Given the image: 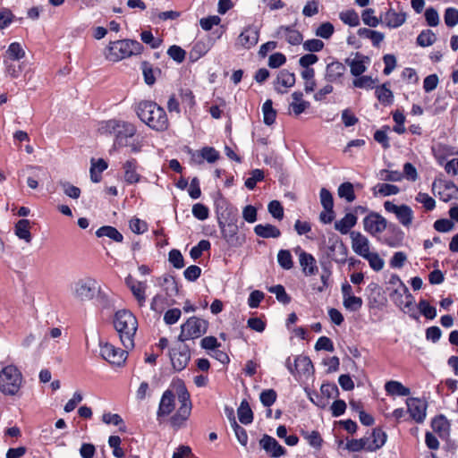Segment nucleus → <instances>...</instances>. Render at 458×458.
I'll use <instances>...</instances> for the list:
<instances>
[{"instance_id":"f257e3e1","label":"nucleus","mask_w":458,"mask_h":458,"mask_svg":"<svg viewBox=\"0 0 458 458\" xmlns=\"http://www.w3.org/2000/svg\"><path fill=\"white\" fill-rule=\"evenodd\" d=\"M138 117L148 127L157 131H164L168 128V118L165 111L157 103L141 101L136 107Z\"/></svg>"},{"instance_id":"f03ea898","label":"nucleus","mask_w":458,"mask_h":458,"mask_svg":"<svg viewBox=\"0 0 458 458\" xmlns=\"http://www.w3.org/2000/svg\"><path fill=\"white\" fill-rule=\"evenodd\" d=\"M114 326L124 348H133L134 335L138 328L136 317L129 310H118L114 314Z\"/></svg>"},{"instance_id":"7ed1b4c3","label":"nucleus","mask_w":458,"mask_h":458,"mask_svg":"<svg viewBox=\"0 0 458 458\" xmlns=\"http://www.w3.org/2000/svg\"><path fill=\"white\" fill-rule=\"evenodd\" d=\"M98 130L101 134L114 136V148L128 145V140L136 133V127L132 123L114 119L103 122Z\"/></svg>"},{"instance_id":"20e7f679","label":"nucleus","mask_w":458,"mask_h":458,"mask_svg":"<svg viewBox=\"0 0 458 458\" xmlns=\"http://www.w3.org/2000/svg\"><path fill=\"white\" fill-rule=\"evenodd\" d=\"M142 49L143 46L139 41L131 39L116 40L109 43L106 57L109 61L118 62L131 55L140 54Z\"/></svg>"},{"instance_id":"39448f33","label":"nucleus","mask_w":458,"mask_h":458,"mask_svg":"<svg viewBox=\"0 0 458 458\" xmlns=\"http://www.w3.org/2000/svg\"><path fill=\"white\" fill-rule=\"evenodd\" d=\"M217 224L221 230L222 237L233 247H240L245 242L244 236L238 235V225L235 216L230 217V212L217 213Z\"/></svg>"},{"instance_id":"423d86ee","label":"nucleus","mask_w":458,"mask_h":458,"mask_svg":"<svg viewBox=\"0 0 458 458\" xmlns=\"http://www.w3.org/2000/svg\"><path fill=\"white\" fill-rule=\"evenodd\" d=\"M21 374L16 367H4L0 371V391L4 394L14 395L21 387Z\"/></svg>"},{"instance_id":"0eeeda50","label":"nucleus","mask_w":458,"mask_h":458,"mask_svg":"<svg viewBox=\"0 0 458 458\" xmlns=\"http://www.w3.org/2000/svg\"><path fill=\"white\" fill-rule=\"evenodd\" d=\"M208 323L205 319L191 317L181 327L180 342L199 338L207 332Z\"/></svg>"},{"instance_id":"6e6552de","label":"nucleus","mask_w":458,"mask_h":458,"mask_svg":"<svg viewBox=\"0 0 458 458\" xmlns=\"http://www.w3.org/2000/svg\"><path fill=\"white\" fill-rule=\"evenodd\" d=\"M98 289V283L91 277H87L77 281L73 288V296L81 301L92 300Z\"/></svg>"},{"instance_id":"1a4fd4ad","label":"nucleus","mask_w":458,"mask_h":458,"mask_svg":"<svg viewBox=\"0 0 458 458\" xmlns=\"http://www.w3.org/2000/svg\"><path fill=\"white\" fill-rule=\"evenodd\" d=\"M285 365L290 371V373L293 376L299 375L303 377H310L314 373V367L310 360V359L307 356H297L294 359L293 363L292 364L291 359L288 358L286 360Z\"/></svg>"},{"instance_id":"9d476101","label":"nucleus","mask_w":458,"mask_h":458,"mask_svg":"<svg viewBox=\"0 0 458 458\" xmlns=\"http://www.w3.org/2000/svg\"><path fill=\"white\" fill-rule=\"evenodd\" d=\"M384 208L387 212L394 214L399 223L404 227H410L412 224L413 211L409 206L405 204L398 206L386 200L384 203Z\"/></svg>"},{"instance_id":"9b49d317","label":"nucleus","mask_w":458,"mask_h":458,"mask_svg":"<svg viewBox=\"0 0 458 458\" xmlns=\"http://www.w3.org/2000/svg\"><path fill=\"white\" fill-rule=\"evenodd\" d=\"M101 357L113 365H123L127 358V352L114 346L111 344H99Z\"/></svg>"},{"instance_id":"f8f14e48","label":"nucleus","mask_w":458,"mask_h":458,"mask_svg":"<svg viewBox=\"0 0 458 458\" xmlns=\"http://www.w3.org/2000/svg\"><path fill=\"white\" fill-rule=\"evenodd\" d=\"M348 250L339 237H330L327 255L336 263L344 264L347 258Z\"/></svg>"},{"instance_id":"ddd939ff","label":"nucleus","mask_w":458,"mask_h":458,"mask_svg":"<svg viewBox=\"0 0 458 458\" xmlns=\"http://www.w3.org/2000/svg\"><path fill=\"white\" fill-rule=\"evenodd\" d=\"M387 225L386 219L377 212H370L363 219L364 230L371 235L382 233L387 228Z\"/></svg>"},{"instance_id":"4468645a","label":"nucleus","mask_w":458,"mask_h":458,"mask_svg":"<svg viewBox=\"0 0 458 458\" xmlns=\"http://www.w3.org/2000/svg\"><path fill=\"white\" fill-rule=\"evenodd\" d=\"M169 356L173 368L177 371L182 370L191 359L190 350L187 345L183 344L172 348Z\"/></svg>"},{"instance_id":"2eb2a0df","label":"nucleus","mask_w":458,"mask_h":458,"mask_svg":"<svg viewBox=\"0 0 458 458\" xmlns=\"http://www.w3.org/2000/svg\"><path fill=\"white\" fill-rule=\"evenodd\" d=\"M406 405L411 417L418 423L424 421L426 417L427 403L419 398H408Z\"/></svg>"},{"instance_id":"dca6fc26","label":"nucleus","mask_w":458,"mask_h":458,"mask_svg":"<svg viewBox=\"0 0 458 458\" xmlns=\"http://www.w3.org/2000/svg\"><path fill=\"white\" fill-rule=\"evenodd\" d=\"M259 41V30L252 25L246 27L238 36L236 45L249 49Z\"/></svg>"},{"instance_id":"f3484780","label":"nucleus","mask_w":458,"mask_h":458,"mask_svg":"<svg viewBox=\"0 0 458 458\" xmlns=\"http://www.w3.org/2000/svg\"><path fill=\"white\" fill-rule=\"evenodd\" d=\"M259 445L271 457L278 458L285 454V449L272 437L264 435L259 440Z\"/></svg>"},{"instance_id":"a211bd4d","label":"nucleus","mask_w":458,"mask_h":458,"mask_svg":"<svg viewBox=\"0 0 458 458\" xmlns=\"http://www.w3.org/2000/svg\"><path fill=\"white\" fill-rule=\"evenodd\" d=\"M350 237L352 250L356 254L364 257L369 252V242L366 236L360 232L352 231L350 233Z\"/></svg>"},{"instance_id":"6ab92c4d","label":"nucleus","mask_w":458,"mask_h":458,"mask_svg":"<svg viewBox=\"0 0 458 458\" xmlns=\"http://www.w3.org/2000/svg\"><path fill=\"white\" fill-rule=\"evenodd\" d=\"M346 67L338 61H333L327 65L325 80L329 83H336L344 75Z\"/></svg>"},{"instance_id":"aec40b11","label":"nucleus","mask_w":458,"mask_h":458,"mask_svg":"<svg viewBox=\"0 0 458 458\" xmlns=\"http://www.w3.org/2000/svg\"><path fill=\"white\" fill-rule=\"evenodd\" d=\"M174 409V394L172 391L166 390L161 398L157 417L169 415Z\"/></svg>"},{"instance_id":"412c9836","label":"nucleus","mask_w":458,"mask_h":458,"mask_svg":"<svg viewBox=\"0 0 458 458\" xmlns=\"http://www.w3.org/2000/svg\"><path fill=\"white\" fill-rule=\"evenodd\" d=\"M299 260L302 271L306 276H312L318 272L316 259L311 254L301 250L299 254Z\"/></svg>"},{"instance_id":"4be33fe9","label":"nucleus","mask_w":458,"mask_h":458,"mask_svg":"<svg viewBox=\"0 0 458 458\" xmlns=\"http://www.w3.org/2000/svg\"><path fill=\"white\" fill-rule=\"evenodd\" d=\"M369 61V57L365 55H361L359 53H356V58L351 60L347 58L345 63L350 66L351 73L358 77L361 75L366 71V66L364 64L365 62Z\"/></svg>"},{"instance_id":"5701e85b","label":"nucleus","mask_w":458,"mask_h":458,"mask_svg":"<svg viewBox=\"0 0 458 458\" xmlns=\"http://www.w3.org/2000/svg\"><path fill=\"white\" fill-rule=\"evenodd\" d=\"M219 157V153L211 147H205L200 151L192 154V159L199 164H201L204 159L208 163L216 162Z\"/></svg>"},{"instance_id":"b1692460","label":"nucleus","mask_w":458,"mask_h":458,"mask_svg":"<svg viewBox=\"0 0 458 458\" xmlns=\"http://www.w3.org/2000/svg\"><path fill=\"white\" fill-rule=\"evenodd\" d=\"M123 168L124 169V180L127 183L132 184L140 181V175L137 173V161L135 159L127 160Z\"/></svg>"},{"instance_id":"393cba45","label":"nucleus","mask_w":458,"mask_h":458,"mask_svg":"<svg viewBox=\"0 0 458 458\" xmlns=\"http://www.w3.org/2000/svg\"><path fill=\"white\" fill-rule=\"evenodd\" d=\"M357 216L352 213H347L342 219L335 223V229L342 234H346L356 225Z\"/></svg>"},{"instance_id":"a878e982","label":"nucleus","mask_w":458,"mask_h":458,"mask_svg":"<svg viewBox=\"0 0 458 458\" xmlns=\"http://www.w3.org/2000/svg\"><path fill=\"white\" fill-rule=\"evenodd\" d=\"M254 233L262 238H278L281 235V231L275 225L270 224L257 225L254 227Z\"/></svg>"},{"instance_id":"bb28decb","label":"nucleus","mask_w":458,"mask_h":458,"mask_svg":"<svg viewBox=\"0 0 458 458\" xmlns=\"http://www.w3.org/2000/svg\"><path fill=\"white\" fill-rule=\"evenodd\" d=\"M386 229L391 233V235L385 238V242L390 247L399 246L403 239L402 230L394 224H389Z\"/></svg>"},{"instance_id":"cd10ccee","label":"nucleus","mask_w":458,"mask_h":458,"mask_svg":"<svg viewBox=\"0 0 458 458\" xmlns=\"http://www.w3.org/2000/svg\"><path fill=\"white\" fill-rule=\"evenodd\" d=\"M30 222L28 219H21L15 225V234L18 238L24 240L27 243L31 242L30 232Z\"/></svg>"},{"instance_id":"c85d7f7f","label":"nucleus","mask_w":458,"mask_h":458,"mask_svg":"<svg viewBox=\"0 0 458 458\" xmlns=\"http://www.w3.org/2000/svg\"><path fill=\"white\" fill-rule=\"evenodd\" d=\"M278 34L284 33L286 41L291 45H299L301 43L303 37L301 32L288 26H281L277 31Z\"/></svg>"},{"instance_id":"c756f323","label":"nucleus","mask_w":458,"mask_h":458,"mask_svg":"<svg viewBox=\"0 0 458 458\" xmlns=\"http://www.w3.org/2000/svg\"><path fill=\"white\" fill-rule=\"evenodd\" d=\"M372 442H369V445L367 446V450L368 451H376L379 448H381L386 441V434L380 428H374L373 431H372Z\"/></svg>"},{"instance_id":"7c9ffc66","label":"nucleus","mask_w":458,"mask_h":458,"mask_svg":"<svg viewBox=\"0 0 458 458\" xmlns=\"http://www.w3.org/2000/svg\"><path fill=\"white\" fill-rule=\"evenodd\" d=\"M386 391L392 395L408 396L411 394L410 388L404 386L398 381H388L385 386Z\"/></svg>"},{"instance_id":"2f4dec72","label":"nucleus","mask_w":458,"mask_h":458,"mask_svg":"<svg viewBox=\"0 0 458 458\" xmlns=\"http://www.w3.org/2000/svg\"><path fill=\"white\" fill-rule=\"evenodd\" d=\"M96 235L98 237L106 236L116 242H122L123 240V234L114 227L105 225L97 230Z\"/></svg>"},{"instance_id":"473e14b6","label":"nucleus","mask_w":458,"mask_h":458,"mask_svg":"<svg viewBox=\"0 0 458 458\" xmlns=\"http://www.w3.org/2000/svg\"><path fill=\"white\" fill-rule=\"evenodd\" d=\"M431 427L440 437H444L448 434L449 422L443 415L435 417L431 421Z\"/></svg>"},{"instance_id":"72a5a7b5","label":"nucleus","mask_w":458,"mask_h":458,"mask_svg":"<svg viewBox=\"0 0 458 458\" xmlns=\"http://www.w3.org/2000/svg\"><path fill=\"white\" fill-rule=\"evenodd\" d=\"M404 13H398L394 10H389L386 14V25L390 28H397L405 22Z\"/></svg>"},{"instance_id":"f704fd0d","label":"nucleus","mask_w":458,"mask_h":458,"mask_svg":"<svg viewBox=\"0 0 458 458\" xmlns=\"http://www.w3.org/2000/svg\"><path fill=\"white\" fill-rule=\"evenodd\" d=\"M375 94L378 101L382 104L388 106L393 103L394 95L393 92L386 87V83L377 87Z\"/></svg>"},{"instance_id":"c9c22d12","label":"nucleus","mask_w":458,"mask_h":458,"mask_svg":"<svg viewBox=\"0 0 458 458\" xmlns=\"http://www.w3.org/2000/svg\"><path fill=\"white\" fill-rule=\"evenodd\" d=\"M238 418L242 424H250L253 420V412L247 401H242L238 408Z\"/></svg>"},{"instance_id":"e433bc0d","label":"nucleus","mask_w":458,"mask_h":458,"mask_svg":"<svg viewBox=\"0 0 458 458\" xmlns=\"http://www.w3.org/2000/svg\"><path fill=\"white\" fill-rule=\"evenodd\" d=\"M263 121L265 124L271 125L275 123L276 111L273 108V102L267 99L262 106Z\"/></svg>"},{"instance_id":"4c0bfd02","label":"nucleus","mask_w":458,"mask_h":458,"mask_svg":"<svg viewBox=\"0 0 458 458\" xmlns=\"http://www.w3.org/2000/svg\"><path fill=\"white\" fill-rule=\"evenodd\" d=\"M337 192L338 196L340 198L345 199L347 202H352L356 198L353 185L349 182L340 184Z\"/></svg>"},{"instance_id":"58836bf2","label":"nucleus","mask_w":458,"mask_h":458,"mask_svg":"<svg viewBox=\"0 0 458 458\" xmlns=\"http://www.w3.org/2000/svg\"><path fill=\"white\" fill-rule=\"evenodd\" d=\"M276 84H280L285 88H291L295 84V75L287 70H282L277 75Z\"/></svg>"},{"instance_id":"ea45409f","label":"nucleus","mask_w":458,"mask_h":458,"mask_svg":"<svg viewBox=\"0 0 458 458\" xmlns=\"http://www.w3.org/2000/svg\"><path fill=\"white\" fill-rule=\"evenodd\" d=\"M437 40L436 34L431 30H422L417 38V43L420 47H429Z\"/></svg>"},{"instance_id":"a19ab883","label":"nucleus","mask_w":458,"mask_h":458,"mask_svg":"<svg viewBox=\"0 0 458 458\" xmlns=\"http://www.w3.org/2000/svg\"><path fill=\"white\" fill-rule=\"evenodd\" d=\"M374 194H380L382 196L395 195L399 192V188L394 184L378 183L374 188Z\"/></svg>"},{"instance_id":"79ce46f5","label":"nucleus","mask_w":458,"mask_h":458,"mask_svg":"<svg viewBox=\"0 0 458 458\" xmlns=\"http://www.w3.org/2000/svg\"><path fill=\"white\" fill-rule=\"evenodd\" d=\"M369 442V437H364L360 439H352L345 445V448L350 452H360L362 449L367 450Z\"/></svg>"},{"instance_id":"37998d69","label":"nucleus","mask_w":458,"mask_h":458,"mask_svg":"<svg viewBox=\"0 0 458 458\" xmlns=\"http://www.w3.org/2000/svg\"><path fill=\"white\" fill-rule=\"evenodd\" d=\"M335 32V27L334 25L329 22L326 21L321 23L315 30V35L317 37H319L324 39H328L332 37V35Z\"/></svg>"},{"instance_id":"c03bdc74","label":"nucleus","mask_w":458,"mask_h":458,"mask_svg":"<svg viewBox=\"0 0 458 458\" xmlns=\"http://www.w3.org/2000/svg\"><path fill=\"white\" fill-rule=\"evenodd\" d=\"M341 21L352 27H356L360 24V18L354 10H347L340 13Z\"/></svg>"},{"instance_id":"a18cd8bd","label":"nucleus","mask_w":458,"mask_h":458,"mask_svg":"<svg viewBox=\"0 0 458 458\" xmlns=\"http://www.w3.org/2000/svg\"><path fill=\"white\" fill-rule=\"evenodd\" d=\"M320 202L327 212L334 209V199L332 193L326 188H322L319 193Z\"/></svg>"},{"instance_id":"49530a36","label":"nucleus","mask_w":458,"mask_h":458,"mask_svg":"<svg viewBox=\"0 0 458 458\" xmlns=\"http://www.w3.org/2000/svg\"><path fill=\"white\" fill-rule=\"evenodd\" d=\"M6 55L12 60H20L24 57L25 52L20 43L13 42L8 47Z\"/></svg>"},{"instance_id":"de8ad7c7","label":"nucleus","mask_w":458,"mask_h":458,"mask_svg":"<svg viewBox=\"0 0 458 458\" xmlns=\"http://www.w3.org/2000/svg\"><path fill=\"white\" fill-rule=\"evenodd\" d=\"M277 261L284 269L289 270L293 267L291 252L287 250H279L277 254Z\"/></svg>"},{"instance_id":"09e8293b","label":"nucleus","mask_w":458,"mask_h":458,"mask_svg":"<svg viewBox=\"0 0 458 458\" xmlns=\"http://www.w3.org/2000/svg\"><path fill=\"white\" fill-rule=\"evenodd\" d=\"M58 184L61 186V188L64 191V193L74 199H77L81 196V189L71 184L69 182L65 181H60Z\"/></svg>"},{"instance_id":"8fccbe9b","label":"nucleus","mask_w":458,"mask_h":458,"mask_svg":"<svg viewBox=\"0 0 458 458\" xmlns=\"http://www.w3.org/2000/svg\"><path fill=\"white\" fill-rule=\"evenodd\" d=\"M268 291L276 294L278 301L283 304H288L291 301V297L286 293L285 289L281 284H276L268 288Z\"/></svg>"},{"instance_id":"3c124183","label":"nucleus","mask_w":458,"mask_h":458,"mask_svg":"<svg viewBox=\"0 0 458 458\" xmlns=\"http://www.w3.org/2000/svg\"><path fill=\"white\" fill-rule=\"evenodd\" d=\"M363 258L369 261V266L375 271H380L384 267V259L376 252H369Z\"/></svg>"},{"instance_id":"603ef678","label":"nucleus","mask_w":458,"mask_h":458,"mask_svg":"<svg viewBox=\"0 0 458 458\" xmlns=\"http://www.w3.org/2000/svg\"><path fill=\"white\" fill-rule=\"evenodd\" d=\"M302 436L304 437V438L308 441V443L311 446H313L317 449H319L321 447L323 439L318 431H316V430H312L310 432L305 431V432H302Z\"/></svg>"},{"instance_id":"864d4df0","label":"nucleus","mask_w":458,"mask_h":458,"mask_svg":"<svg viewBox=\"0 0 458 458\" xmlns=\"http://www.w3.org/2000/svg\"><path fill=\"white\" fill-rule=\"evenodd\" d=\"M343 304L346 310L351 311H357L361 308L363 301L360 297L352 295L348 298H344Z\"/></svg>"},{"instance_id":"5fc2aeb1","label":"nucleus","mask_w":458,"mask_h":458,"mask_svg":"<svg viewBox=\"0 0 458 458\" xmlns=\"http://www.w3.org/2000/svg\"><path fill=\"white\" fill-rule=\"evenodd\" d=\"M146 287H147L146 284L142 283V282H140L139 284L131 286V291L133 296L138 301L140 306H142L146 301V295H145Z\"/></svg>"},{"instance_id":"6e6d98bb","label":"nucleus","mask_w":458,"mask_h":458,"mask_svg":"<svg viewBox=\"0 0 458 458\" xmlns=\"http://www.w3.org/2000/svg\"><path fill=\"white\" fill-rule=\"evenodd\" d=\"M418 308L420 313L428 319H433L437 316L436 308L431 306L426 300L419 302Z\"/></svg>"},{"instance_id":"4d7b16f0","label":"nucleus","mask_w":458,"mask_h":458,"mask_svg":"<svg viewBox=\"0 0 458 458\" xmlns=\"http://www.w3.org/2000/svg\"><path fill=\"white\" fill-rule=\"evenodd\" d=\"M264 179V172L260 169H254L250 173V176L245 181V186L249 190H253L258 182Z\"/></svg>"},{"instance_id":"13d9d810","label":"nucleus","mask_w":458,"mask_h":458,"mask_svg":"<svg viewBox=\"0 0 458 458\" xmlns=\"http://www.w3.org/2000/svg\"><path fill=\"white\" fill-rule=\"evenodd\" d=\"M324 46V42L317 38L308 39L302 44L303 49L310 53L321 51Z\"/></svg>"},{"instance_id":"bf43d9fd","label":"nucleus","mask_w":458,"mask_h":458,"mask_svg":"<svg viewBox=\"0 0 458 458\" xmlns=\"http://www.w3.org/2000/svg\"><path fill=\"white\" fill-rule=\"evenodd\" d=\"M277 397L276 392L274 389H267L260 394V402L266 407H270L274 404Z\"/></svg>"},{"instance_id":"052dcab7","label":"nucleus","mask_w":458,"mask_h":458,"mask_svg":"<svg viewBox=\"0 0 458 458\" xmlns=\"http://www.w3.org/2000/svg\"><path fill=\"white\" fill-rule=\"evenodd\" d=\"M444 19L447 27H454L458 23V10L453 7L446 8Z\"/></svg>"},{"instance_id":"680f3d73","label":"nucleus","mask_w":458,"mask_h":458,"mask_svg":"<svg viewBox=\"0 0 458 458\" xmlns=\"http://www.w3.org/2000/svg\"><path fill=\"white\" fill-rule=\"evenodd\" d=\"M169 262L177 269L182 268L184 267V259L178 250H172L168 255Z\"/></svg>"},{"instance_id":"e2e57ef3","label":"nucleus","mask_w":458,"mask_h":458,"mask_svg":"<svg viewBox=\"0 0 458 458\" xmlns=\"http://www.w3.org/2000/svg\"><path fill=\"white\" fill-rule=\"evenodd\" d=\"M375 11L371 8L364 10L361 13L363 22L369 27H377L380 21L374 15Z\"/></svg>"},{"instance_id":"0e129e2a","label":"nucleus","mask_w":458,"mask_h":458,"mask_svg":"<svg viewBox=\"0 0 458 458\" xmlns=\"http://www.w3.org/2000/svg\"><path fill=\"white\" fill-rule=\"evenodd\" d=\"M320 391L327 398H336L339 396V390L334 383H324L320 387Z\"/></svg>"},{"instance_id":"69168bd1","label":"nucleus","mask_w":458,"mask_h":458,"mask_svg":"<svg viewBox=\"0 0 458 458\" xmlns=\"http://www.w3.org/2000/svg\"><path fill=\"white\" fill-rule=\"evenodd\" d=\"M167 55L175 62L182 63L185 59L186 52L179 46H171L167 50Z\"/></svg>"},{"instance_id":"338daca9","label":"nucleus","mask_w":458,"mask_h":458,"mask_svg":"<svg viewBox=\"0 0 458 458\" xmlns=\"http://www.w3.org/2000/svg\"><path fill=\"white\" fill-rule=\"evenodd\" d=\"M210 249V242L207 240H201L198 245L191 248L190 255L193 259H199L204 250Z\"/></svg>"},{"instance_id":"774afa93","label":"nucleus","mask_w":458,"mask_h":458,"mask_svg":"<svg viewBox=\"0 0 458 458\" xmlns=\"http://www.w3.org/2000/svg\"><path fill=\"white\" fill-rule=\"evenodd\" d=\"M268 212L271 216L278 220L284 217V208L278 200H272L267 207Z\"/></svg>"}]
</instances>
